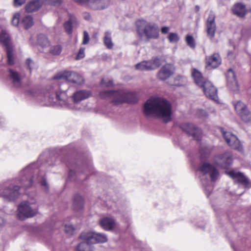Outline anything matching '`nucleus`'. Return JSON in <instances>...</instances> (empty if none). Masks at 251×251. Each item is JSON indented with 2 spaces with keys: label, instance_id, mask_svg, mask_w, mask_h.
<instances>
[{
  "label": "nucleus",
  "instance_id": "nucleus-6",
  "mask_svg": "<svg viewBox=\"0 0 251 251\" xmlns=\"http://www.w3.org/2000/svg\"><path fill=\"white\" fill-rule=\"evenodd\" d=\"M199 170L202 174L201 176V183L204 187V191L207 197L211 193L213 187L211 185L209 184L210 181L209 179H203L205 177V175L209 174L212 181H215L218 178L219 176V172L217 169L212 164L204 162L201 164L199 167Z\"/></svg>",
  "mask_w": 251,
  "mask_h": 251
},
{
  "label": "nucleus",
  "instance_id": "nucleus-32",
  "mask_svg": "<svg viewBox=\"0 0 251 251\" xmlns=\"http://www.w3.org/2000/svg\"><path fill=\"white\" fill-rule=\"evenodd\" d=\"M83 241L79 244L76 248V251H93L90 243L86 240H83Z\"/></svg>",
  "mask_w": 251,
  "mask_h": 251
},
{
  "label": "nucleus",
  "instance_id": "nucleus-30",
  "mask_svg": "<svg viewBox=\"0 0 251 251\" xmlns=\"http://www.w3.org/2000/svg\"><path fill=\"white\" fill-rule=\"evenodd\" d=\"M0 42L5 47V49L12 48L9 35L4 32L0 34Z\"/></svg>",
  "mask_w": 251,
  "mask_h": 251
},
{
  "label": "nucleus",
  "instance_id": "nucleus-18",
  "mask_svg": "<svg viewBox=\"0 0 251 251\" xmlns=\"http://www.w3.org/2000/svg\"><path fill=\"white\" fill-rule=\"evenodd\" d=\"M227 86L233 91L239 90V87L236 79L234 72L231 69H229L226 74Z\"/></svg>",
  "mask_w": 251,
  "mask_h": 251
},
{
  "label": "nucleus",
  "instance_id": "nucleus-48",
  "mask_svg": "<svg viewBox=\"0 0 251 251\" xmlns=\"http://www.w3.org/2000/svg\"><path fill=\"white\" fill-rule=\"evenodd\" d=\"M92 0H74V1L79 4H85L89 7L90 2Z\"/></svg>",
  "mask_w": 251,
  "mask_h": 251
},
{
  "label": "nucleus",
  "instance_id": "nucleus-12",
  "mask_svg": "<svg viewBox=\"0 0 251 251\" xmlns=\"http://www.w3.org/2000/svg\"><path fill=\"white\" fill-rule=\"evenodd\" d=\"M215 18L216 16L214 13L213 11H210L205 24L207 36L211 41H213L214 40L216 30Z\"/></svg>",
  "mask_w": 251,
  "mask_h": 251
},
{
  "label": "nucleus",
  "instance_id": "nucleus-41",
  "mask_svg": "<svg viewBox=\"0 0 251 251\" xmlns=\"http://www.w3.org/2000/svg\"><path fill=\"white\" fill-rule=\"evenodd\" d=\"M186 41L188 46L192 48L195 47V43L192 36L187 35L186 37Z\"/></svg>",
  "mask_w": 251,
  "mask_h": 251
},
{
  "label": "nucleus",
  "instance_id": "nucleus-50",
  "mask_svg": "<svg viewBox=\"0 0 251 251\" xmlns=\"http://www.w3.org/2000/svg\"><path fill=\"white\" fill-rule=\"evenodd\" d=\"M169 28L168 26H163L161 29V31L162 34H166L168 32Z\"/></svg>",
  "mask_w": 251,
  "mask_h": 251
},
{
  "label": "nucleus",
  "instance_id": "nucleus-33",
  "mask_svg": "<svg viewBox=\"0 0 251 251\" xmlns=\"http://www.w3.org/2000/svg\"><path fill=\"white\" fill-rule=\"evenodd\" d=\"M67 166L69 168V172L68 174V179L70 180H73L75 179V175H76L75 169L77 168V164L76 163L71 164L68 163L67 164Z\"/></svg>",
  "mask_w": 251,
  "mask_h": 251
},
{
  "label": "nucleus",
  "instance_id": "nucleus-47",
  "mask_svg": "<svg viewBox=\"0 0 251 251\" xmlns=\"http://www.w3.org/2000/svg\"><path fill=\"white\" fill-rule=\"evenodd\" d=\"M90 38L88 33L86 31L83 32V44L86 45L88 43Z\"/></svg>",
  "mask_w": 251,
  "mask_h": 251
},
{
  "label": "nucleus",
  "instance_id": "nucleus-2",
  "mask_svg": "<svg viewBox=\"0 0 251 251\" xmlns=\"http://www.w3.org/2000/svg\"><path fill=\"white\" fill-rule=\"evenodd\" d=\"M143 113L146 117L154 115L167 123L171 120L172 105L164 98H151L145 103Z\"/></svg>",
  "mask_w": 251,
  "mask_h": 251
},
{
  "label": "nucleus",
  "instance_id": "nucleus-3",
  "mask_svg": "<svg viewBox=\"0 0 251 251\" xmlns=\"http://www.w3.org/2000/svg\"><path fill=\"white\" fill-rule=\"evenodd\" d=\"M100 96L102 99H109L114 105H119L123 103H134L137 100L135 93L127 90L119 89L115 91H102Z\"/></svg>",
  "mask_w": 251,
  "mask_h": 251
},
{
  "label": "nucleus",
  "instance_id": "nucleus-22",
  "mask_svg": "<svg viewBox=\"0 0 251 251\" xmlns=\"http://www.w3.org/2000/svg\"><path fill=\"white\" fill-rule=\"evenodd\" d=\"M217 159L220 160L219 164L224 168H227L232 163L231 154L229 152H225L217 156Z\"/></svg>",
  "mask_w": 251,
  "mask_h": 251
},
{
  "label": "nucleus",
  "instance_id": "nucleus-40",
  "mask_svg": "<svg viewBox=\"0 0 251 251\" xmlns=\"http://www.w3.org/2000/svg\"><path fill=\"white\" fill-rule=\"evenodd\" d=\"M168 38L171 43H176L179 39L178 35L176 33H170Z\"/></svg>",
  "mask_w": 251,
  "mask_h": 251
},
{
  "label": "nucleus",
  "instance_id": "nucleus-45",
  "mask_svg": "<svg viewBox=\"0 0 251 251\" xmlns=\"http://www.w3.org/2000/svg\"><path fill=\"white\" fill-rule=\"evenodd\" d=\"M25 64H26V65L27 68L31 72V71L33 69V66L34 65V62L32 61V59H31L30 58H29L26 59Z\"/></svg>",
  "mask_w": 251,
  "mask_h": 251
},
{
  "label": "nucleus",
  "instance_id": "nucleus-1",
  "mask_svg": "<svg viewBox=\"0 0 251 251\" xmlns=\"http://www.w3.org/2000/svg\"><path fill=\"white\" fill-rule=\"evenodd\" d=\"M39 183L45 191H48L49 186L44 172L38 168L37 163H33L20 172L15 183L0 185V197L9 201H15L20 195V188L27 189Z\"/></svg>",
  "mask_w": 251,
  "mask_h": 251
},
{
  "label": "nucleus",
  "instance_id": "nucleus-5",
  "mask_svg": "<svg viewBox=\"0 0 251 251\" xmlns=\"http://www.w3.org/2000/svg\"><path fill=\"white\" fill-rule=\"evenodd\" d=\"M137 33L140 40L149 42L151 39H157L159 37L157 25L144 20H138L136 22Z\"/></svg>",
  "mask_w": 251,
  "mask_h": 251
},
{
  "label": "nucleus",
  "instance_id": "nucleus-43",
  "mask_svg": "<svg viewBox=\"0 0 251 251\" xmlns=\"http://www.w3.org/2000/svg\"><path fill=\"white\" fill-rule=\"evenodd\" d=\"M75 227L72 225H66L65 226V231L66 233L68 234H73L75 231Z\"/></svg>",
  "mask_w": 251,
  "mask_h": 251
},
{
  "label": "nucleus",
  "instance_id": "nucleus-31",
  "mask_svg": "<svg viewBox=\"0 0 251 251\" xmlns=\"http://www.w3.org/2000/svg\"><path fill=\"white\" fill-rule=\"evenodd\" d=\"M111 34V32L109 31H106L104 32L103 43L105 46L108 49H111L114 46L112 41Z\"/></svg>",
  "mask_w": 251,
  "mask_h": 251
},
{
  "label": "nucleus",
  "instance_id": "nucleus-21",
  "mask_svg": "<svg viewBox=\"0 0 251 251\" xmlns=\"http://www.w3.org/2000/svg\"><path fill=\"white\" fill-rule=\"evenodd\" d=\"M206 62L207 67L216 68L221 64V59L218 53H215L211 56L206 57Z\"/></svg>",
  "mask_w": 251,
  "mask_h": 251
},
{
  "label": "nucleus",
  "instance_id": "nucleus-26",
  "mask_svg": "<svg viewBox=\"0 0 251 251\" xmlns=\"http://www.w3.org/2000/svg\"><path fill=\"white\" fill-rule=\"evenodd\" d=\"M232 11L234 15L241 18L244 17L247 13L246 5L242 3H237L233 5Z\"/></svg>",
  "mask_w": 251,
  "mask_h": 251
},
{
  "label": "nucleus",
  "instance_id": "nucleus-7",
  "mask_svg": "<svg viewBox=\"0 0 251 251\" xmlns=\"http://www.w3.org/2000/svg\"><path fill=\"white\" fill-rule=\"evenodd\" d=\"M18 210L19 218L24 220L36 215L38 212V206L35 202L23 201L18 206Z\"/></svg>",
  "mask_w": 251,
  "mask_h": 251
},
{
  "label": "nucleus",
  "instance_id": "nucleus-52",
  "mask_svg": "<svg viewBox=\"0 0 251 251\" xmlns=\"http://www.w3.org/2000/svg\"><path fill=\"white\" fill-rule=\"evenodd\" d=\"M84 18L87 21H89L91 20V17L89 13H85L84 15Z\"/></svg>",
  "mask_w": 251,
  "mask_h": 251
},
{
  "label": "nucleus",
  "instance_id": "nucleus-19",
  "mask_svg": "<svg viewBox=\"0 0 251 251\" xmlns=\"http://www.w3.org/2000/svg\"><path fill=\"white\" fill-rule=\"evenodd\" d=\"M174 70L171 65L167 64L161 67L157 74V77L161 80H165L171 76Z\"/></svg>",
  "mask_w": 251,
  "mask_h": 251
},
{
  "label": "nucleus",
  "instance_id": "nucleus-42",
  "mask_svg": "<svg viewBox=\"0 0 251 251\" xmlns=\"http://www.w3.org/2000/svg\"><path fill=\"white\" fill-rule=\"evenodd\" d=\"M20 14L19 13L15 14L12 19V24L14 26H18L19 24Z\"/></svg>",
  "mask_w": 251,
  "mask_h": 251
},
{
  "label": "nucleus",
  "instance_id": "nucleus-46",
  "mask_svg": "<svg viewBox=\"0 0 251 251\" xmlns=\"http://www.w3.org/2000/svg\"><path fill=\"white\" fill-rule=\"evenodd\" d=\"M84 48H80L78 52L76 55V59L77 60H79L83 58L85 56L84 53Z\"/></svg>",
  "mask_w": 251,
  "mask_h": 251
},
{
  "label": "nucleus",
  "instance_id": "nucleus-35",
  "mask_svg": "<svg viewBox=\"0 0 251 251\" xmlns=\"http://www.w3.org/2000/svg\"><path fill=\"white\" fill-rule=\"evenodd\" d=\"M37 42L39 45L43 48L46 47L50 45L47 37L44 34H40L38 36Z\"/></svg>",
  "mask_w": 251,
  "mask_h": 251
},
{
  "label": "nucleus",
  "instance_id": "nucleus-27",
  "mask_svg": "<svg viewBox=\"0 0 251 251\" xmlns=\"http://www.w3.org/2000/svg\"><path fill=\"white\" fill-rule=\"evenodd\" d=\"M83 198L78 194H75L74 196L73 207L75 211H80L83 208Z\"/></svg>",
  "mask_w": 251,
  "mask_h": 251
},
{
  "label": "nucleus",
  "instance_id": "nucleus-14",
  "mask_svg": "<svg viewBox=\"0 0 251 251\" xmlns=\"http://www.w3.org/2000/svg\"><path fill=\"white\" fill-rule=\"evenodd\" d=\"M233 104L237 113L245 122L251 121V113L248 110L247 106L241 101L233 102Z\"/></svg>",
  "mask_w": 251,
  "mask_h": 251
},
{
  "label": "nucleus",
  "instance_id": "nucleus-10",
  "mask_svg": "<svg viewBox=\"0 0 251 251\" xmlns=\"http://www.w3.org/2000/svg\"><path fill=\"white\" fill-rule=\"evenodd\" d=\"M223 137L227 144L232 149L238 151H243V147L237 137L230 132L225 131L221 128Z\"/></svg>",
  "mask_w": 251,
  "mask_h": 251
},
{
  "label": "nucleus",
  "instance_id": "nucleus-13",
  "mask_svg": "<svg viewBox=\"0 0 251 251\" xmlns=\"http://www.w3.org/2000/svg\"><path fill=\"white\" fill-rule=\"evenodd\" d=\"M161 65V60L157 57L151 60L142 61L135 65V68L140 71H150L158 68Z\"/></svg>",
  "mask_w": 251,
  "mask_h": 251
},
{
  "label": "nucleus",
  "instance_id": "nucleus-37",
  "mask_svg": "<svg viewBox=\"0 0 251 251\" xmlns=\"http://www.w3.org/2000/svg\"><path fill=\"white\" fill-rule=\"evenodd\" d=\"M44 2L49 5L58 7L63 3V0H43Z\"/></svg>",
  "mask_w": 251,
  "mask_h": 251
},
{
  "label": "nucleus",
  "instance_id": "nucleus-53",
  "mask_svg": "<svg viewBox=\"0 0 251 251\" xmlns=\"http://www.w3.org/2000/svg\"><path fill=\"white\" fill-rule=\"evenodd\" d=\"M87 166H88V168L89 169V171H91L92 170V165L90 164V163H89V164L87 165Z\"/></svg>",
  "mask_w": 251,
  "mask_h": 251
},
{
  "label": "nucleus",
  "instance_id": "nucleus-36",
  "mask_svg": "<svg viewBox=\"0 0 251 251\" xmlns=\"http://www.w3.org/2000/svg\"><path fill=\"white\" fill-rule=\"evenodd\" d=\"M210 153V150L206 147L201 148L200 150V157L201 160L207 158Z\"/></svg>",
  "mask_w": 251,
  "mask_h": 251
},
{
  "label": "nucleus",
  "instance_id": "nucleus-49",
  "mask_svg": "<svg viewBox=\"0 0 251 251\" xmlns=\"http://www.w3.org/2000/svg\"><path fill=\"white\" fill-rule=\"evenodd\" d=\"M25 1L26 0H14V5L18 7L25 3Z\"/></svg>",
  "mask_w": 251,
  "mask_h": 251
},
{
  "label": "nucleus",
  "instance_id": "nucleus-28",
  "mask_svg": "<svg viewBox=\"0 0 251 251\" xmlns=\"http://www.w3.org/2000/svg\"><path fill=\"white\" fill-rule=\"evenodd\" d=\"M100 224V226L106 230H110L115 226V221L113 219L105 218L101 219Z\"/></svg>",
  "mask_w": 251,
  "mask_h": 251
},
{
  "label": "nucleus",
  "instance_id": "nucleus-23",
  "mask_svg": "<svg viewBox=\"0 0 251 251\" xmlns=\"http://www.w3.org/2000/svg\"><path fill=\"white\" fill-rule=\"evenodd\" d=\"M42 0H33L28 2L25 6V10L27 13H32L38 11L42 6Z\"/></svg>",
  "mask_w": 251,
  "mask_h": 251
},
{
  "label": "nucleus",
  "instance_id": "nucleus-25",
  "mask_svg": "<svg viewBox=\"0 0 251 251\" xmlns=\"http://www.w3.org/2000/svg\"><path fill=\"white\" fill-rule=\"evenodd\" d=\"M69 20L64 24V27L66 32L69 34H72L73 25L77 24V22L76 17L73 15H69Z\"/></svg>",
  "mask_w": 251,
  "mask_h": 251
},
{
  "label": "nucleus",
  "instance_id": "nucleus-20",
  "mask_svg": "<svg viewBox=\"0 0 251 251\" xmlns=\"http://www.w3.org/2000/svg\"><path fill=\"white\" fill-rule=\"evenodd\" d=\"M110 0H92L89 8L93 10H102L110 5Z\"/></svg>",
  "mask_w": 251,
  "mask_h": 251
},
{
  "label": "nucleus",
  "instance_id": "nucleus-34",
  "mask_svg": "<svg viewBox=\"0 0 251 251\" xmlns=\"http://www.w3.org/2000/svg\"><path fill=\"white\" fill-rule=\"evenodd\" d=\"M33 24V18L31 16H26L23 17L21 22V25L26 29L30 28Z\"/></svg>",
  "mask_w": 251,
  "mask_h": 251
},
{
  "label": "nucleus",
  "instance_id": "nucleus-9",
  "mask_svg": "<svg viewBox=\"0 0 251 251\" xmlns=\"http://www.w3.org/2000/svg\"><path fill=\"white\" fill-rule=\"evenodd\" d=\"M82 240H86L91 244L104 243L107 241V237L104 234L94 231L83 232L80 235Z\"/></svg>",
  "mask_w": 251,
  "mask_h": 251
},
{
  "label": "nucleus",
  "instance_id": "nucleus-44",
  "mask_svg": "<svg viewBox=\"0 0 251 251\" xmlns=\"http://www.w3.org/2000/svg\"><path fill=\"white\" fill-rule=\"evenodd\" d=\"M101 84L105 87H109L113 86V82L111 79H102L101 81Z\"/></svg>",
  "mask_w": 251,
  "mask_h": 251
},
{
  "label": "nucleus",
  "instance_id": "nucleus-11",
  "mask_svg": "<svg viewBox=\"0 0 251 251\" xmlns=\"http://www.w3.org/2000/svg\"><path fill=\"white\" fill-rule=\"evenodd\" d=\"M179 128L188 135L191 136L197 141L201 138V130L195 125L191 123H184L179 124Z\"/></svg>",
  "mask_w": 251,
  "mask_h": 251
},
{
  "label": "nucleus",
  "instance_id": "nucleus-16",
  "mask_svg": "<svg viewBox=\"0 0 251 251\" xmlns=\"http://www.w3.org/2000/svg\"><path fill=\"white\" fill-rule=\"evenodd\" d=\"M201 87L207 98L214 101L218 100L217 89L210 81H205Z\"/></svg>",
  "mask_w": 251,
  "mask_h": 251
},
{
  "label": "nucleus",
  "instance_id": "nucleus-15",
  "mask_svg": "<svg viewBox=\"0 0 251 251\" xmlns=\"http://www.w3.org/2000/svg\"><path fill=\"white\" fill-rule=\"evenodd\" d=\"M227 174L236 182L244 186V187L248 188L251 187V181L243 173L240 172L230 171L227 173Z\"/></svg>",
  "mask_w": 251,
  "mask_h": 251
},
{
  "label": "nucleus",
  "instance_id": "nucleus-51",
  "mask_svg": "<svg viewBox=\"0 0 251 251\" xmlns=\"http://www.w3.org/2000/svg\"><path fill=\"white\" fill-rule=\"evenodd\" d=\"M199 115L201 117H206L207 116L206 112L203 110H200L199 111Z\"/></svg>",
  "mask_w": 251,
  "mask_h": 251
},
{
  "label": "nucleus",
  "instance_id": "nucleus-38",
  "mask_svg": "<svg viewBox=\"0 0 251 251\" xmlns=\"http://www.w3.org/2000/svg\"><path fill=\"white\" fill-rule=\"evenodd\" d=\"M62 50V48L61 46L57 45L50 48V52L54 55H58L61 53Z\"/></svg>",
  "mask_w": 251,
  "mask_h": 251
},
{
  "label": "nucleus",
  "instance_id": "nucleus-8",
  "mask_svg": "<svg viewBox=\"0 0 251 251\" xmlns=\"http://www.w3.org/2000/svg\"><path fill=\"white\" fill-rule=\"evenodd\" d=\"M55 80L64 79L65 81L76 84H81L84 82V79L81 75L76 72L64 71L57 74L53 77Z\"/></svg>",
  "mask_w": 251,
  "mask_h": 251
},
{
  "label": "nucleus",
  "instance_id": "nucleus-4",
  "mask_svg": "<svg viewBox=\"0 0 251 251\" xmlns=\"http://www.w3.org/2000/svg\"><path fill=\"white\" fill-rule=\"evenodd\" d=\"M68 88L69 86L66 82L61 84L54 83L48 88L45 97L50 103L65 105L67 103L68 96L67 91Z\"/></svg>",
  "mask_w": 251,
  "mask_h": 251
},
{
  "label": "nucleus",
  "instance_id": "nucleus-24",
  "mask_svg": "<svg viewBox=\"0 0 251 251\" xmlns=\"http://www.w3.org/2000/svg\"><path fill=\"white\" fill-rule=\"evenodd\" d=\"M91 96V92L88 90H79L75 92L72 96L73 101L77 103L88 98Z\"/></svg>",
  "mask_w": 251,
  "mask_h": 251
},
{
  "label": "nucleus",
  "instance_id": "nucleus-29",
  "mask_svg": "<svg viewBox=\"0 0 251 251\" xmlns=\"http://www.w3.org/2000/svg\"><path fill=\"white\" fill-rule=\"evenodd\" d=\"M192 75L194 78L195 83L199 86H201L202 84L207 81L205 79L200 72L196 69H193L192 71Z\"/></svg>",
  "mask_w": 251,
  "mask_h": 251
},
{
  "label": "nucleus",
  "instance_id": "nucleus-39",
  "mask_svg": "<svg viewBox=\"0 0 251 251\" xmlns=\"http://www.w3.org/2000/svg\"><path fill=\"white\" fill-rule=\"evenodd\" d=\"M12 48L6 50L7 57V62L8 64L10 65H13L14 63V60L12 53Z\"/></svg>",
  "mask_w": 251,
  "mask_h": 251
},
{
  "label": "nucleus",
  "instance_id": "nucleus-54",
  "mask_svg": "<svg viewBox=\"0 0 251 251\" xmlns=\"http://www.w3.org/2000/svg\"><path fill=\"white\" fill-rule=\"evenodd\" d=\"M195 9L197 11H199L200 10V7L198 5L195 6Z\"/></svg>",
  "mask_w": 251,
  "mask_h": 251
},
{
  "label": "nucleus",
  "instance_id": "nucleus-17",
  "mask_svg": "<svg viewBox=\"0 0 251 251\" xmlns=\"http://www.w3.org/2000/svg\"><path fill=\"white\" fill-rule=\"evenodd\" d=\"M8 77L13 87L19 88L21 86L23 77L19 72L9 69Z\"/></svg>",
  "mask_w": 251,
  "mask_h": 251
}]
</instances>
